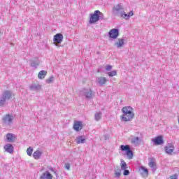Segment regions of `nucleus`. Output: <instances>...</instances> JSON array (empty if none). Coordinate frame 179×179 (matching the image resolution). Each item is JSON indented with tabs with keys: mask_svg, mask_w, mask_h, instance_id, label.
Masks as SVG:
<instances>
[{
	"mask_svg": "<svg viewBox=\"0 0 179 179\" xmlns=\"http://www.w3.org/2000/svg\"><path fill=\"white\" fill-rule=\"evenodd\" d=\"M152 142H153L154 145H163L164 143V140H163L162 136H158L155 137V138H152Z\"/></svg>",
	"mask_w": 179,
	"mask_h": 179,
	"instance_id": "11",
	"label": "nucleus"
},
{
	"mask_svg": "<svg viewBox=\"0 0 179 179\" xmlns=\"http://www.w3.org/2000/svg\"><path fill=\"white\" fill-rule=\"evenodd\" d=\"M82 94L85 97V99H87L88 100H90L93 96H94V94L90 89H84L81 91Z\"/></svg>",
	"mask_w": 179,
	"mask_h": 179,
	"instance_id": "7",
	"label": "nucleus"
},
{
	"mask_svg": "<svg viewBox=\"0 0 179 179\" xmlns=\"http://www.w3.org/2000/svg\"><path fill=\"white\" fill-rule=\"evenodd\" d=\"M40 65V60L38 58H36L31 60V66L33 68H37Z\"/></svg>",
	"mask_w": 179,
	"mask_h": 179,
	"instance_id": "19",
	"label": "nucleus"
},
{
	"mask_svg": "<svg viewBox=\"0 0 179 179\" xmlns=\"http://www.w3.org/2000/svg\"><path fill=\"white\" fill-rule=\"evenodd\" d=\"M134 108L131 106H124L122 108V121L128 122L131 121L134 117H135V114H134Z\"/></svg>",
	"mask_w": 179,
	"mask_h": 179,
	"instance_id": "1",
	"label": "nucleus"
},
{
	"mask_svg": "<svg viewBox=\"0 0 179 179\" xmlns=\"http://www.w3.org/2000/svg\"><path fill=\"white\" fill-rule=\"evenodd\" d=\"M123 176H129V170L128 169H123Z\"/></svg>",
	"mask_w": 179,
	"mask_h": 179,
	"instance_id": "36",
	"label": "nucleus"
},
{
	"mask_svg": "<svg viewBox=\"0 0 179 179\" xmlns=\"http://www.w3.org/2000/svg\"><path fill=\"white\" fill-rule=\"evenodd\" d=\"M178 176H177L176 174L171 176V177H169V179H178Z\"/></svg>",
	"mask_w": 179,
	"mask_h": 179,
	"instance_id": "37",
	"label": "nucleus"
},
{
	"mask_svg": "<svg viewBox=\"0 0 179 179\" xmlns=\"http://www.w3.org/2000/svg\"><path fill=\"white\" fill-rule=\"evenodd\" d=\"M64 40V35L62 34H56L53 37V41L55 43V45L56 47H59V44L62 43V41Z\"/></svg>",
	"mask_w": 179,
	"mask_h": 179,
	"instance_id": "5",
	"label": "nucleus"
},
{
	"mask_svg": "<svg viewBox=\"0 0 179 179\" xmlns=\"http://www.w3.org/2000/svg\"><path fill=\"white\" fill-rule=\"evenodd\" d=\"M111 69H113V66L108 64L106 66V71H107L108 72H110V71H111Z\"/></svg>",
	"mask_w": 179,
	"mask_h": 179,
	"instance_id": "34",
	"label": "nucleus"
},
{
	"mask_svg": "<svg viewBox=\"0 0 179 179\" xmlns=\"http://www.w3.org/2000/svg\"><path fill=\"white\" fill-rule=\"evenodd\" d=\"M108 36H109L110 38H113V40H115V38H117L118 36H120V29H112L108 32Z\"/></svg>",
	"mask_w": 179,
	"mask_h": 179,
	"instance_id": "8",
	"label": "nucleus"
},
{
	"mask_svg": "<svg viewBox=\"0 0 179 179\" xmlns=\"http://www.w3.org/2000/svg\"><path fill=\"white\" fill-rule=\"evenodd\" d=\"M65 169H66V170H69V169H71V165L69 163L66 164Z\"/></svg>",
	"mask_w": 179,
	"mask_h": 179,
	"instance_id": "38",
	"label": "nucleus"
},
{
	"mask_svg": "<svg viewBox=\"0 0 179 179\" xmlns=\"http://www.w3.org/2000/svg\"><path fill=\"white\" fill-rule=\"evenodd\" d=\"M128 15L129 17H131V16H134V11H130Z\"/></svg>",
	"mask_w": 179,
	"mask_h": 179,
	"instance_id": "39",
	"label": "nucleus"
},
{
	"mask_svg": "<svg viewBox=\"0 0 179 179\" xmlns=\"http://www.w3.org/2000/svg\"><path fill=\"white\" fill-rule=\"evenodd\" d=\"M99 10H95L93 14L90 15V24H93L94 23H96V22H99Z\"/></svg>",
	"mask_w": 179,
	"mask_h": 179,
	"instance_id": "6",
	"label": "nucleus"
},
{
	"mask_svg": "<svg viewBox=\"0 0 179 179\" xmlns=\"http://www.w3.org/2000/svg\"><path fill=\"white\" fill-rule=\"evenodd\" d=\"M139 171L141 173V174H149V171H148V169L145 168L144 166H141Z\"/></svg>",
	"mask_w": 179,
	"mask_h": 179,
	"instance_id": "25",
	"label": "nucleus"
},
{
	"mask_svg": "<svg viewBox=\"0 0 179 179\" xmlns=\"http://www.w3.org/2000/svg\"><path fill=\"white\" fill-rule=\"evenodd\" d=\"M83 128V126L82 125V122L77 121L74 122L73 124V129L75 131H79Z\"/></svg>",
	"mask_w": 179,
	"mask_h": 179,
	"instance_id": "14",
	"label": "nucleus"
},
{
	"mask_svg": "<svg viewBox=\"0 0 179 179\" xmlns=\"http://www.w3.org/2000/svg\"><path fill=\"white\" fill-rule=\"evenodd\" d=\"M29 89L32 92H38V90H41V85L40 84H32L30 85Z\"/></svg>",
	"mask_w": 179,
	"mask_h": 179,
	"instance_id": "13",
	"label": "nucleus"
},
{
	"mask_svg": "<svg viewBox=\"0 0 179 179\" xmlns=\"http://www.w3.org/2000/svg\"><path fill=\"white\" fill-rule=\"evenodd\" d=\"M54 80H55V77H54V76H52L49 78L45 80V83L50 84V83H52Z\"/></svg>",
	"mask_w": 179,
	"mask_h": 179,
	"instance_id": "29",
	"label": "nucleus"
},
{
	"mask_svg": "<svg viewBox=\"0 0 179 179\" xmlns=\"http://www.w3.org/2000/svg\"><path fill=\"white\" fill-rule=\"evenodd\" d=\"M120 148L122 152H126V155L127 156L128 159H131L132 157H134V152H132V150H131V147L129 145H121Z\"/></svg>",
	"mask_w": 179,
	"mask_h": 179,
	"instance_id": "4",
	"label": "nucleus"
},
{
	"mask_svg": "<svg viewBox=\"0 0 179 179\" xmlns=\"http://www.w3.org/2000/svg\"><path fill=\"white\" fill-rule=\"evenodd\" d=\"M128 169V166L127 165V162L125 161H121V169L122 170H127Z\"/></svg>",
	"mask_w": 179,
	"mask_h": 179,
	"instance_id": "30",
	"label": "nucleus"
},
{
	"mask_svg": "<svg viewBox=\"0 0 179 179\" xmlns=\"http://www.w3.org/2000/svg\"><path fill=\"white\" fill-rule=\"evenodd\" d=\"M104 138H105V139H108V135H105Z\"/></svg>",
	"mask_w": 179,
	"mask_h": 179,
	"instance_id": "40",
	"label": "nucleus"
},
{
	"mask_svg": "<svg viewBox=\"0 0 179 179\" xmlns=\"http://www.w3.org/2000/svg\"><path fill=\"white\" fill-rule=\"evenodd\" d=\"M7 142H14L15 141V134L8 133L6 136Z\"/></svg>",
	"mask_w": 179,
	"mask_h": 179,
	"instance_id": "18",
	"label": "nucleus"
},
{
	"mask_svg": "<svg viewBox=\"0 0 179 179\" xmlns=\"http://www.w3.org/2000/svg\"><path fill=\"white\" fill-rule=\"evenodd\" d=\"M109 78H113V76H117V71L115 70L110 72L106 73Z\"/></svg>",
	"mask_w": 179,
	"mask_h": 179,
	"instance_id": "28",
	"label": "nucleus"
},
{
	"mask_svg": "<svg viewBox=\"0 0 179 179\" xmlns=\"http://www.w3.org/2000/svg\"><path fill=\"white\" fill-rule=\"evenodd\" d=\"M13 92L10 90H5L0 97V107H3L5 103L13 97Z\"/></svg>",
	"mask_w": 179,
	"mask_h": 179,
	"instance_id": "2",
	"label": "nucleus"
},
{
	"mask_svg": "<svg viewBox=\"0 0 179 179\" xmlns=\"http://www.w3.org/2000/svg\"><path fill=\"white\" fill-rule=\"evenodd\" d=\"M96 82L99 86H104L107 82H108V80L106 77L100 76L96 78Z\"/></svg>",
	"mask_w": 179,
	"mask_h": 179,
	"instance_id": "12",
	"label": "nucleus"
},
{
	"mask_svg": "<svg viewBox=\"0 0 179 179\" xmlns=\"http://www.w3.org/2000/svg\"><path fill=\"white\" fill-rule=\"evenodd\" d=\"M101 119V113H96L95 114V120L96 121H100V120Z\"/></svg>",
	"mask_w": 179,
	"mask_h": 179,
	"instance_id": "31",
	"label": "nucleus"
},
{
	"mask_svg": "<svg viewBox=\"0 0 179 179\" xmlns=\"http://www.w3.org/2000/svg\"><path fill=\"white\" fill-rule=\"evenodd\" d=\"M13 120H15V116L10 114H6L2 117L3 124L7 125V127H10L13 124Z\"/></svg>",
	"mask_w": 179,
	"mask_h": 179,
	"instance_id": "3",
	"label": "nucleus"
},
{
	"mask_svg": "<svg viewBox=\"0 0 179 179\" xmlns=\"http://www.w3.org/2000/svg\"><path fill=\"white\" fill-rule=\"evenodd\" d=\"M43 155V152L40 151V150H36L34 152L33 154V157L36 159V160H38V159H40V157H41V155Z\"/></svg>",
	"mask_w": 179,
	"mask_h": 179,
	"instance_id": "21",
	"label": "nucleus"
},
{
	"mask_svg": "<svg viewBox=\"0 0 179 179\" xmlns=\"http://www.w3.org/2000/svg\"><path fill=\"white\" fill-rule=\"evenodd\" d=\"M120 16H121V17H123V19H125L126 20H129V15L127 14V13H125L124 10H123V12L120 15Z\"/></svg>",
	"mask_w": 179,
	"mask_h": 179,
	"instance_id": "26",
	"label": "nucleus"
},
{
	"mask_svg": "<svg viewBox=\"0 0 179 179\" xmlns=\"http://www.w3.org/2000/svg\"><path fill=\"white\" fill-rule=\"evenodd\" d=\"M40 179H52V175L49 171H45L41 174Z\"/></svg>",
	"mask_w": 179,
	"mask_h": 179,
	"instance_id": "16",
	"label": "nucleus"
},
{
	"mask_svg": "<svg viewBox=\"0 0 179 179\" xmlns=\"http://www.w3.org/2000/svg\"><path fill=\"white\" fill-rule=\"evenodd\" d=\"M0 34H1V31H0Z\"/></svg>",
	"mask_w": 179,
	"mask_h": 179,
	"instance_id": "41",
	"label": "nucleus"
},
{
	"mask_svg": "<svg viewBox=\"0 0 179 179\" xmlns=\"http://www.w3.org/2000/svg\"><path fill=\"white\" fill-rule=\"evenodd\" d=\"M174 149H176V148L174 147V145H173L172 143H168L164 148L165 152L167 155H173Z\"/></svg>",
	"mask_w": 179,
	"mask_h": 179,
	"instance_id": "10",
	"label": "nucleus"
},
{
	"mask_svg": "<svg viewBox=\"0 0 179 179\" xmlns=\"http://www.w3.org/2000/svg\"><path fill=\"white\" fill-rule=\"evenodd\" d=\"M149 167H150L152 171H153V173H155V171H156L157 167L156 166V162H155V160L153 159H150V161L149 162L148 164Z\"/></svg>",
	"mask_w": 179,
	"mask_h": 179,
	"instance_id": "15",
	"label": "nucleus"
},
{
	"mask_svg": "<svg viewBox=\"0 0 179 179\" xmlns=\"http://www.w3.org/2000/svg\"><path fill=\"white\" fill-rule=\"evenodd\" d=\"M131 143H133L134 145H139V143H141V138L139 137L132 138Z\"/></svg>",
	"mask_w": 179,
	"mask_h": 179,
	"instance_id": "24",
	"label": "nucleus"
},
{
	"mask_svg": "<svg viewBox=\"0 0 179 179\" xmlns=\"http://www.w3.org/2000/svg\"><path fill=\"white\" fill-rule=\"evenodd\" d=\"M47 76V71L42 70L38 74V79H44Z\"/></svg>",
	"mask_w": 179,
	"mask_h": 179,
	"instance_id": "23",
	"label": "nucleus"
},
{
	"mask_svg": "<svg viewBox=\"0 0 179 179\" xmlns=\"http://www.w3.org/2000/svg\"><path fill=\"white\" fill-rule=\"evenodd\" d=\"M85 142H86V138H85L83 136H79L76 138V143H78V145L85 143Z\"/></svg>",
	"mask_w": 179,
	"mask_h": 179,
	"instance_id": "22",
	"label": "nucleus"
},
{
	"mask_svg": "<svg viewBox=\"0 0 179 179\" xmlns=\"http://www.w3.org/2000/svg\"><path fill=\"white\" fill-rule=\"evenodd\" d=\"M52 171V173H54V174L56 176V178H58L59 176H58V173H57V171L54 169L53 168L49 169Z\"/></svg>",
	"mask_w": 179,
	"mask_h": 179,
	"instance_id": "33",
	"label": "nucleus"
},
{
	"mask_svg": "<svg viewBox=\"0 0 179 179\" xmlns=\"http://www.w3.org/2000/svg\"><path fill=\"white\" fill-rule=\"evenodd\" d=\"M115 177L116 178H120V177H121V169H115Z\"/></svg>",
	"mask_w": 179,
	"mask_h": 179,
	"instance_id": "27",
	"label": "nucleus"
},
{
	"mask_svg": "<svg viewBox=\"0 0 179 179\" xmlns=\"http://www.w3.org/2000/svg\"><path fill=\"white\" fill-rule=\"evenodd\" d=\"M98 17H99V19H103L104 14H103V13L99 11V13H98Z\"/></svg>",
	"mask_w": 179,
	"mask_h": 179,
	"instance_id": "35",
	"label": "nucleus"
},
{
	"mask_svg": "<svg viewBox=\"0 0 179 179\" xmlns=\"http://www.w3.org/2000/svg\"><path fill=\"white\" fill-rule=\"evenodd\" d=\"M124 38H119L118 41L114 43L115 47H117V48H121V47L124 44Z\"/></svg>",
	"mask_w": 179,
	"mask_h": 179,
	"instance_id": "17",
	"label": "nucleus"
},
{
	"mask_svg": "<svg viewBox=\"0 0 179 179\" xmlns=\"http://www.w3.org/2000/svg\"><path fill=\"white\" fill-rule=\"evenodd\" d=\"M124 12V8L120 4L114 6L113 7V13L117 16H120V15Z\"/></svg>",
	"mask_w": 179,
	"mask_h": 179,
	"instance_id": "9",
	"label": "nucleus"
},
{
	"mask_svg": "<svg viewBox=\"0 0 179 179\" xmlns=\"http://www.w3.org/2000/svg\"><path fill=\"white\" fill-rule=\"evenodd\" d=\"M27 154L28 155V156H31V155L33 154V148H28L27 150Z\"/></svg>",
	"mask_w": 179,
	"mask_h": 179,
	"instance_id": "32",
	"label": "nucleus"
},
{
	"mask_svg": "<svg viewBox=\"0 0 179 179\" xmlns=\"http://www.w3.org/2000/svg\"><path fill=\"white\" fill-rule=\"evenodd\" d=\"M4 149L8 153H13V145L12 144L6 145Z\"/></svg>",
	"mask_w": 179,
	"mask_h": 179,
	"instance_id": "20",
	"label": "nucleus"
}]
</instances>
